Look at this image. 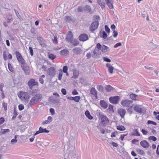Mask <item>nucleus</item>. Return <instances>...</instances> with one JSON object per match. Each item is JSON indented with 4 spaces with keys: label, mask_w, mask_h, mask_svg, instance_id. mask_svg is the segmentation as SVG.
Returning <instances> with one entry per match:
<instances>
[{
    "label": "nucleus",
    "mask_w": 159,
    "mask_h": 159,
    "mask_svg": "<svg viewBox=\"0 0 159 159\" xmlns=\"http://www.w3.org/2000/svg\"><path fill=\"white\" fill-rule=\"evenodd\" d=\"M141 106L140 105H136L134 107V110L137 112L140 113H143L146 112L144 108L141 107Z\"/></svg>",
    "instance_id": "6e6552de"
},
{
    "label": "nucleus",
    "mask_w": 159,
    "mask_h": 159,
    "mask_svg": "<svg viewBox=\"0 0 159 159\" xmlns=\"http://www.w3.org/2000/svg\"><path fill=\"white\" fill-rule=\"evenodd\" d=\"M9 16L10 17H7V23H11L12 20V19L11 18L12 17V16L11 15H10V14H9Z\"/></svg>",
    "instance_id": "c9c22d12"
},
{
    "label": "nucleus",
    "mask_w": 159,
    "mask_h": 159,
    "mask_svg": "<svg viewBox=\"0 0 159 159\" xmlns=\"http://www.w3.org/2000/svg\"><path fill=\"white\" fill-rule=\"evenodd\" d=\"M61 55L62 56H66L69 53V51L67 49H64L60 52Z\"/></svg>",
    "instance_id": "b1692460"
},
{
    "label": "nucleus",
    "mask_w": 159,
    "mask_h": 159,
    "mask_svg": "<svg viewBox=\"0 0 159 159\" xmlns=\"http://www.w3.org/2000/svg\"><path fill=\"white\" fill-rule=\"evenodd\" d=\"M93 18L94 19L97 20V21H99V20H100V17L98 16V15L93 16Z\"/></svg>",
    "instance_id": "774afa93"
},
{
    "label": "nucleus",
    "mask_w": 159,
    "mask_h": 159,
    "mask_svg": "<svg viewBox=\"0 0 159 159\" xmlns=\"http://www.w3.org/2000/svg\"><path fill=\"white\" fill-rule=\"evenodd\" d=\"M29 51L31 56L33 55V49L31 47H29Z\"/></svg>",
    "instance_id": "8fccbe9b"
},
{
    "label": "nucleus",
    "mask_w": 159,
    "mask_h": 159,
    "mask_svg": "<svg viewBox=\"0 0 159 159\" xmlns=\"http://www.w3.org/2000/svg\"><path fill=\"white\" fill-rule=\"evenodd\" d=\"M21 97L24 99L25 100L28 101L30 96L28 92H22L21 93Z\"/></svg>",
    "instance_id": "a211bd4d"
},
{
    "label": "nucleus",
    "mask_w": 159,
    "mask_h": 159,
    "mask_svg": "<svg viewBox=\"0 0 159 159\" xmlns=\"http://www.w3.org/2000/svg\"><path fill=\"white\" fill-rule=\"evenodd\" d=\"M97 89L100 92H102L103 90V88L102 86L100 85L97 86Z\"/></svg>",
    "instance_id": "f704fd0d"
},
{
    "label": "nucleus",
    "mask_w": 159,
    "mask_h": 159,
    "mask_svg": "<svg viewBox=\"0 0 159 159\" xmlns=\"http://www.w3.org/2000/svg\"><path fill=\"white\" fill-rule=\"evenodd\" d=\"M101 106L104 109L108 107L107 103L103 100H101L100 102Z\"/></svg>",
    "instance_id": "4be33fe9"
},
{
    "label": "nucleus",
    "mask_w": 159,
    "mask_h": 159,
    "mask_svg": "<svg viewBox=\"0 0 159 159\" xmlns=\"http://www.w3.org/2000/svg\"><path fill=\"white\" fill-rule=\"evenodd\" d=\"M114 106L110 104V112H112L113 113L115 109L113 108Z\"/></svg>",
    "instance_id": "4d7b16f0"
},
{
    "label": "nucleus",
    "mask_w": 159,
    "mask_h": 159,
    "mask_svg": "<svg viewBox=\"0 0 159 159\" xmlns=\"http://www.w3.org/2000/svg\"><path fill=\"white\" fill-rule=\"evenodd\" d=\"M61 92L64 95H65L66 94V91L65 89L62 88L61 89Z\"/></svg>",
    "instance_id": "052dcab7"
},
{
    "label": "nucleus",
    "mask_w": 159,
    "mask_h": 159,
    "mask_svg": "<svg viewBox=\"0 0 159 159\" xmlns=\"http://www.w3.org/2000/svg\"><path fill=\"white\" fill-rule=\"evenodd\" d=\"M56 69L53 67H51L48 69V74L50 76H54L56 74Z\"/></svg>",
    "instance_id": "9b49d317"
},
{
    "label": "nucleus",
    "mask_w": 159,
    "mask_h": 159,
    "mask_svg": "<svg viewBox=\"0 0 159 159\" xmlns=\"http://www.w3.org/2000/svg\"><path fill=\"white\" fill-rule=\"evenodd\" d=\"M38 41L39 43V44L42 46H44L45 45V40L42 37L38 36L37 38Z\"/></svg>",
    "instance_id": "aec40b11"
},
{
    "label": "nucleus",
    "mask_w": 159,
    "mask_h": 159,
    "mask_svg": "<svg viewBox=\"0 0 159 159\" xmlns=\"http://www.w3.org/2000/svg\"><path fill=\"white\" fill-rule=\"evenodd\" d=\"M8 66L9 70L11 72H13V69L12 67L11 64L10 63H8Z\"/></svg>",
    "instance_id": "a18cd8bd"
},
{
    "label": "nucleus",
    "mask_w": 159,
    "mask_h": 159,
    "mask_svg": "<svg viewBox=\"0 0 159 159\" xmlns=\"http://www.w3.org/2000/svg\"><path fill=\"white\" fill-rule=\"evenodd\" d=\"M96 48L98 50H101L102 52H105L108 50L109 48L105 45L102 46L100 43H98L96 45Z\"/></svg>",
    "instance_id": "0eeeda50"
},
{
    "label": "nucleus",
    "mask_w": 159,
    "mask_h": 159,
    "mask_svg": "<svg viewBox=\"0 0 159 159\" xmlns=\"http://www.w3.org/2000/svg\"><path fill=\"white\" fill-rule=\"evenodd\" d=\"M10 130L9 129H2L1 131L2 134H5L7 133H8L10 131Z\"/></svg>",
    "instance_id": "e433bc0d"
},
{
    "label": "nucleus",
    "mask_w": 159,
    "mask_h": 159,
    "mask_svg": "<svg viewBox=\"0 0 159 159\" xmlns=\"http://www.w3.org/2000/svg\"><path fill=\"white\" fill-rule=\"evenodd\" d=\"M137 152L139 154L142 155H144L145 154L144 151L141 149H138Z\"/></svg>",
    "instance_id": "ea45409f"
},
{
    "label": "nucleus",
    "mask_w": 159,
    "mask_h": 159,
    "mask_svg": "<svg viewBox=\"0 0 159 159\" xmlns=\"http://www.w3.org/2000/svg\"><path fill=\"white\" fill-rule=\"evenodd\" d=\"M36 29L32 27L31 28L30 31L31 34H34L35 33V32L36 31Z\"/></svg>",
    "instance_id": "680f3d73"
},
{
    "label": "nucleus",
    "mask_w": 159,
    "mask_h": 159,
    "mask_svg": "<svg viewBox=\"0 0 159 159\" xmlns=\"http://www.w3.org/2000/svg\"><path fill=\"white\" fill-rule=\"evenodd\" d=\"M14 11L15 12V13H16V16H17V17H18V18H20V14H19V13L18 12V11H17L16 9H14Z\"/></svg>",
    "instance_id": "864d4df0"
},
{
    "label": "nucleus",
    "mask_w": 159,
    "mask_h": 159,
    "mask_svg": "<svg viewBox=\"0 0 159 159\" xmlns=\"http://www.w3.org/2000/svg\"><path fill=\"white\" fill-rule=\"evenodd\" d=\"M133 101H132L128 100H122L121 102V104L124 107H130L131 108L132 106L130 105L132 103Z\"/></svg>",
    "instance_id": "20e7f679"
},
{
    "label": "nucleus",
    "mask_w": 159,
    "mask_h": 159,
    "mask_svg": "<svg viewBox=\"0 0 159 159\" xmlns=\"http://www.w3.org/2000/svg\"><path fill=\"white\" fill-rule=\"evenodd\" d=\"M101 123L97 126L98 128L100 129L101 132L102 134L105 133V130L103 129L105 128L108 122V119L104 115H101Z\"/></svg>",
    "instance_id": "f257e3e1"
},
{
    "label": "nucleus",
    "mask_w": 159,
    "mask_h": 159,
    "mask_svg": "<svg viewBox=\"0 0 159 159\" xmlns=\"http://www.w3.org/2000/svg\"><path fill=\"white\" fill-rule=\"evenodd\" d=\"M4 87V84L2 83L0 84V90L2 92H4L3 90V88Z\"/></svg>",
    "instance_id": "5fc2aeb1"
},
{
    "label": "nucleus",
    "mask_w": 159,
    "mask_h": 159,
    "mask_svg": "<svg viewBox=\"0 0 159 159\" xmlns=\"http://www.w3.org/2000/svg\"><path fill=\"white\" fill-rule=\"evenodd\" d=\"M141 131L143 133V134L144 135H147L148 133V132L147 130L143 129H142L141 130Z\"/></svg>",
    "instance_id": "c03bdc74"
},
{
    "label": "nucleus",
    "mask_w": 159,
    "mask_h": 159,
    "mask_svg": "<svg viewBox=\"0 0 159 159\" xmlns=\"http://www.w3.org/2000/svg\"><path fill=\"white\" fill-rule=\"evenodd\" d=\"M130 135L132 136H140V134L138 129H133L132 133Z\"/></svg>",
    "instance_id": "2eb2a0df"
},
{
    "label": "nucleus",
    "mask_w": 159,
    "mask_h": 159,
    "mask_svg": "<svg viewBox=\"0 0 159 159\" xmlns=\"http://www.w3.org/2000/svg\"><path fill=\"white\" fill-rule=\"evenodd\" d=\"M121 45H122L121 43L120 42H119V43H117L115 44L114 45V48H117L119 46H120Z\"/></svg>",
    "instance_id": "6e6d98bb"
},
{
    "label": "nucleus",
    "mask_w": 159,
    "mask_h": 159,
    "mask_svg": "<svg viewBox=\"0 0 159 159\" xmlns=\"http://www.w3.org/2000/svg\"><path fill=\"white\" fill-rule=\"evenodd\" d=\"M38 84V82L35 81V79H30L28 83V85L30 89H32L34 86H37Z\"/></svg>",
    "instance_id": "423d86ee"
},
{
    "label": "nucleus",
    "mask_w": 159,
    "mask_h": 159,
    "mask_svg": "<svg viewBox=\"0 0 159 159\" xmlns=\"http://www.w3.org/2000/svg\"><path fill=\"white\" fill-rule=\"evenodd\" d=\"M73 38V35L71 31H70L68 32L67 36L66 37V39L67 41L70 42L72 39Z\"/></svg>",
    "instance_id": "412c9836"
},
{
    "label": "nucleus",
    "mask_w": 159,
    "mask_h": 159,
    "mask_svg": "<svg viewBox=\"0 0 159 159\" xmlns=\"http://www.w3.org/2000/svg\"><path fill=\"white\" fill-rule=\"evenodd\" d=\"M140 145L143 148H148L149 145V143L146 140H142L140 142Z\"/></svg>",
    "instance_id": "f3484780"
},
{
    "label": "nucleus",
    "mask_w": 159,
    "mask_h": 159,
    "mask_svg": "<svg viewBox=\"0 0 159 159\" xmlns=\"http://www.w3.org/2000/svg\"><path fill=\"white\" fill-rule=\"evenodd\" d=\"M14 115L12 118V120H14L16 118V117L17 115V112L16 111L15 109H14Z\"/></svg>",
    "instance_id": "4c0bfd02"
},
{
    "label": "nucleus",
    "mask_w": 159,
    "mask_h": 159,
    "mask_svg": "<svg viewBox=\"0 0 159 159\" xmlns=\"http://www.w3.org/2000/svg\"><path fill=\"white\" fill-rule=\"evenodd\" d=\"M42 96L40 93L34 95L30 100L27 106L28 108L31 107L38 103L40 102L42 98Z\"/></svg>",
    "instance_id": "f03ea898"
},
{
    "label": "nucleus",
    "mask_w": 159,
    "mask_h": 159,
    "mask_svg": "<svg viewBox=\"0 0 159 159\" xmlns=\"http://www.w3.org/2000/svg\"><path fill=\"white\" fill-rule=\"evenodd\" d=\"M79 75V73L76 71L75 70L73 72L72 78L76 79L78 77Z\"/></svg>",
    "instance_id": "c756f323"
},
{
    "label": "nucleus",
    "mask_w": 159,
    "mask_h": 159,
    "mask_svg": "<svg viewBox=\"0 0 159 159\" xmlns=\"http://www.w3.org/2000/svg\"><path fill=\"white\" fill-rule=\"evenodd\" d=\"M72 51L74 54L76 55L80 54L82 52V50L81 48L76 47L72 50Z\"/></svg>",
    "instance_id": "ddd939ff"
},
{
    "label": "nucleus",
    "mask_w": 159,
    "mask_h": 159,
    "mask_svg": "<svg viewBox=\"0 0 159 159\" xmlns=\"http://www.w3.org/2000/svg\"><path fill=\"white\" fill-rule=\"evenodd\" d=\"M78 11L79 12H82L84 10L83 8L81 6H79L78 9Z\"/></svg>",
    "instance_id": "e2e57ef3"
},
{
    "label": "nucleus",
    "mask_w": 159,
    "mask_h": 159,
    "mask_svg": "<svg viewBox=\"0 0 159 159\" xmlns=\"http://www.w3.org/2000/svg\"><path fill=\"white\" fill-rule=\"evenodd\" d=\"M68 70V67L66 66H64L63 68L62 71L64 73H67Z\"/></svg>",
    "instance_id": "37998d69"
},
{
    "label": "nucleus",
    "mask_w": 159,
    "mask_h": 159,
    "mask_svg": "<svg viewBox=\"0 0 159 159\" xmlns=\"http://www.w3.org/2000/svg\"><path fill=\"white\" fill-rule=\"evenodd\" d=\"M117 129L120 131H124L125 129V128L123 126L119 125L117 126Z\"/></svg>",
    "instance_id": "7c9ffc66"
},
{
    "label": "nucleus",
    "mask_w": 159,
    "mask_h": 159,
    "mask_svg": "<svg viewBox=\"0 0 159 159\" xmlns=\"http://www.w3.org/2000/svg\"><path fill=\"white\" fill-rule=\"evenodd\" d=\"M72 93L73 95H76L78 94V93L77 92L75 89H74L72 92Z\"/></svg>",
    "instance_id": "338daca9"
},
{
    "label": "nucleus",
    "mask_w": 159,
    "mask_h": 159,
    "mask_svg": "<svg viewBox=\"0 0 159 159\" xmlns=\"http://www.w3.org/2000/svg\"><path fill=\"white\" fill-rule=\"evenodd\" d=\"M86 116L89 119L92 120L93 118L92 116L91 115L90 112L88 110H86L85 113Z\"/></svg>",
    "instance_id": "a878e982"
},
{
    "label": "nucleus",
    "mask_w": 159,
    "mask_h": 159,
    "mask_svg": "<svg viewBox=\"0 0 159 159\" xmlns=\"http://www.w3.org/2000/svg\"><path fill=\"white\" fill-rule=\"evenodd\" d=\"M70 42L74 46H77L79 44V42L77 40H72Z\"/></svg>",
    "instance_id": "cd10ccee"
},
{
    "label": "nucleus",
    "mask_w": 159,
    "mask_h": 159,
    "mask_svg": "<svg viewBox=\"0 0 159 159\" xmlns=\"http://www.w3.org/2000/svg\"><path fill=\"white\" fill-rule=\"evenodd\" d=\"M113 35L114 38L116 37L118 35V32L116 30L113 31Z\"/></svg>",
    "instance_id": "3c124183"
},
{
    "label": "nucleus",
    "mask_w": 159,
    "mask_h": 159,
    "mask_svg": "<svg viewBox=\"0 0 159 159\" xmlns=\"http://www.w3.org/2000/svg\"><path fill=\"white\" fill-rule=\"evenodd\" d=\"M117 112L121 118H123L126 113L125 110L123 108H119L118 109Z\"/></svg>",
    "instance_id": "4468645a"
},
{
    "label": "nucleus",
    "mask_w": 159,
    "mask_h": 159,
    "mask_svg": "<svg viewBox=\"0 0 159 159\" xmlns=\"http://www.w3.org/2000/svg\"><path fill=\"white\" fill-rule=\"evenodd\" d=\"M7 103H6L4 102H3L2 103V106L4 107V110L6 111L7 109Z\"/></svg>",
    "instance_id": "09e8293b"
},
{
    "label": "nucleus",
    "mask_w": 159,
    "mask_h": 159,
    "mask_svg": "<svg viewBox=\"0 0 159 159\" xmlns=\"http://www.w3.org/2000/svg\"><path fill=\"white\" fill-rule=\"evenodd\" d=\"M63 74L62 73H60L59 74L58 76V80H61L62 79V76Z\"/></svg>",
    "instance_id": "bf43d9fd"
},
{
    "label": "nucleus",
    "mask_w": 159,
    "mask_h": 159,
    "mask_svg": "<svg viewBox=\"0 0 159 159\" xmlns=\"http://www.w3.org/2000/svg\"><path fill=\"white\" fill-rule=\"evenodd\" d=\"M3 58L4 61H6L7 60V55L6 54V52L5 51H4L3 53Z\"/></svg>",
    "instance_id": "603ef678"
},
{
    "label": "nucleus",
    "mask_w": 159,
    "mask_h": 159,
    "mask_svg": "<svg viewBox=\"0 0 159 159\" xmlns=\"http://www.w3.org/2000/svg\"><path fill=\"white\" fill-rule=\"evenodd\" d=\"M67 99L71 100H74L76 102H78L80 99V97L79 96H77L74 97H68Z\"/></svg>",
    "instance_id": "dca6fc26"
},
{
    "label": "nucleus",
    "mask_w": 159,
    "mask_h": 159,
    "mask_svg": "<svg viewBox=\"0 0 159 159\" xmlns=\"http://www.w3.org/2000/svg\"><path fill=\"white\" fill-rule=\"evenodd\" d=\"M99 25V21L95 20L93 21L89 27L90 31L93 32L96 30Z\"/></svg>",
    "instance_id": "7ed1b4c3"
},
{
    "label": "nucleus",
    "mask_w": 159,
    "mask_h": 159,
    "mask_svg": "<svg viewBox=\"0 0 159 159\" xmlns=\"http://www.w3.org/2000/svg\"><path fill=\"white\" fill-rule=\"evenodd\" d=\"M100 36V37L104 39H106L107 36V34L105 31L101 30L99 32Z\"/></svg>",
    "instance_id": "5701e85b"
},
{
    "label": "nucleus",
    "mask_w": 159,
    "mask_h": 159,
    "mask_svg": "<svg viewBox=\"0 0 159 159\" xmlns=\"http://www.w3.org/2000/svg\"><path fill=\"white\" fill-rule=\"evenodd\" d=\"M15 54L18 62L21 64H23L25 62V61L23 58L21 54L18 51H16L15 52Z\"/></svg>",
    "instance_id": "39448f33"
},
{
    "label": "nucleus",
    "mask_w": 159,
    "mask_h": 159,
    "mask_svg": "<svg viewBox=\"0 0 159 159\" xmlns=\"http://www.w3.org/2000/svg\"><path fill=\"white\" fill-rule=\"evenodd\" d=\"M105 29L106 31L108 33H109V28L107 25H106L105 26Z\"/></svg>",
    "instance_id": "69168bd1"
},
{
    "label": "nucleus",
    "mask_w": 159,
    "mask_h": 159,
    "mask_svg": "<svg viewBox=\"0 0 159 159\" xmlns=\"http://www.w3.org/2000/svg\"><path fill=\"white\" fill-rule=\"evenodd\" d=\"M90 93L94 96L95 99H98L97 93L95 89L94 88H92L90 90Z\"/></svg>",
    "instance_id": "6ab92c4d"
},
{
    "label": "nucleus",
    "mask_w": 159,
    "mask_h": 159,
    "mask_svg": "<svg viewBox=\"0 0 159 159\" xmlns=\"http://www.w3.org/2000/svg\"><path fill=\"white\" fill-rule=\"evenodd\" d=\"M113 2L114 1L113 0H110V9L113 8Z\"/></svg>",
    "instance_id": "13d9d810"
},
{
    "label": "nucleus",
    "mask_w": 159,
    "mask_h": 159,
    "mask_svg": "<svg viewBox=\"0 0 159 159\" xmlns=\"http://www.w3.org/2000/svg\"><path fill=\"white\" fill-rule=\"evenodd\" d=\"M24 105L22 104H20L18 106L19 110L20 111H21L22 110H23L24 109Z\"/></svg>",
    "instance_id": "de8ad7c7"
},
{
    "label": "nucleus",
    "mask_w": 159,
    "mask_h": 159,
    "mask_svg": "<svg viewBox=\"0 0 159 159\" xmlns=\"http://www.w3.org/2000/svg\"><path fill=\"white\" fill-rule=\"evenodd\" d=\"M56 57V56L53 54H50L48 55V58L51 60H54Z\"/></svg>",
    "instance_id": "72a5a7b5"
},
{
    "label": "nucleus",
    "mask_w": 159,
    "mask_h": 159,
    "mask_svg": "<svg viewBox=\"0 0 159 159\" xmlns=\"http://www.w3.org/2000/svg\"><path fill=\"white\" fill-rule=\"evenodd\" d=\"M53 43L57 44V36H54V39H53Z\"/></svg>",
    "instance_id": "49530a36"
},
{
    "label": "nucleus",
    "mask_w": 159,
    "mask_h": 159,
    "mask_svg": "<svg viewBox=\"0 0 159 159\" xmlns=\"http://www.w3.org/2000/svg\"><path fill=\"white\" fill-rule=\"evenodd\" d=\"M84 10L87 11V12H89L90 14H91L92 13V11H91V8L90 6L89 5H86L85 7V8H84Z\"/></svg>",
    "instance_id": "393cba45"
},
{
    "label": "nucleus",
    "mask_w": 159,
    "mask_h": 159,
    "mask_svg": "<svg viewBox=\"0 0 159 159\" xmlns=\"http://www.w3.org/2000/svg\"><path fill=\"white\" fill-rule=\"evenodd\" d=\"M148 139L149 140H152L153 141H156L157 140V138L153 136H151L148 138Z\"/></svg>",
    "instance_id": "473e14b6"
},
{
    "label": "nucleus",
    "mask_w": 159,
    "mask_h": 159,
    "mask_svg": "<svg viewBox=\"0 0 159 159\" xmlns=\"http://www.w3.org/2000/svg\"><path fill=\"white\" fill-rule=\"evenodd\" d=\"M89 39L88 35L85 34H82L80 35L79 39L81 41L84 42L88 40Z\"/></svg>",
    "instance_id": "f8f14e48"
},
{
    "label": "nucleus",
    "mask_w": 159,
    "mask_h": 159,
    "mask_svg": "<svg viewBox=\"0 0 159 159\" xmlns=\"http://www.w3.org/2000/svg\"><path fill=\"white\" fill-rule=\"evenodd\" d=\"M21 66L22 69L24 70L26 75H29L30 73V71L29 67L27 66L25 62L23 64H21Z\"/></svg>",
    "instance_id": "9d476101"
},
{
    "label": "nucleus",
    "mask_w": 159,
    "mask_h": 159,
    "mask_svg": "<svg viewBox=\"0 0 159 159\" xmlns=\"http://www.w3.org/2000/svg\"><path fill=\"white\" fill-rule=\"evenodd\" d=\"M120 99V97L118 96L110 97V102L113 104H116Z\"/></svg>",
    "instance_id": "1a4fd4ad"
},
{
    "label": "nucleus",
    "mask_w": 159,
    "mask_h": 159,
    "mask_svg": "<svg viewBox=\"0 0 159 159\" xmlns=\"http://www.w3.org/2000/svg\"><path fill=\"white\" fill-rule=\"evenodd\" d=\"M137 96V95H136L132 93L130 95V98L131 99L133 100H136V97Z\"/></svg>",
    "instance_id": "2f4dec72"
},
{
    "label": "nucleus",
    "mask_w": 159,
    "mask_h": 159,
    "mask_svg": "<svg viewBox=\"0 0 159 159\" xmlns=\"http://www.w3.org/2000/svg\"><path fill=\"white\" fill-rule=\"evenodd\" d=\"M5 121L4 118L3 117L0 118V125L2 124Z\"/></svg>",
    "instance_id": "0e129e2a"
},
{
    "label": "nucleus",
    "mask_w": 159,
    "mask_h": 159,
    "mask_svg": "<svg viewBox=\"0 0 159 159\" xmlns=\"http://www.w3.org/2000/svg\"><path fill=\"white\" fill-rule=\"evenodd\" d=\"M52 102H53L57 103H60V100H57L56 98H53L52 99H51Z\"/></svg>",
    "instance_id": "79ce46f5"
},
{
    "label": "nucleus",
    "mask_w": 159,
    "mask_h": 159,
    "mask_svg": "<svg viewBox=\"0 0 159 159\" xmlns=\"http://www.w3.org/2000/svg\"><path fill=\"white\" fill-rule=\"evenodd\" d=\"M147 123L148 124H152L155 125H157V123L156 122L150 120H148Z\"/></svg>",
    "instance_id": "a19ab883"
},
{
    "label": "nucleus",
    "mask_w": 159,
    "mask_h": 159,
    "mask_svg": "<svg viewBox=\"0 0 159 159\" xmlns=\"http://www.w3.org/2000/svg\"><path fill=\"white\" fill-rule=\"evenodd\" d=\"M65 20L67 21H68L69 22L70 21L72 20L70 16H67L65 17Z\"/></svg>",
    "instance_id": "58836bf2"
},
{
    "label": "nucleus",
    "mask_w": 159,
    "mask_h": 159,
    "mask_svg": "<svg viewBox=\"0 0 159 159\" xmlns=\"http://www.w3.org/2000/svg\"><path fill=\"white\" fill-rule=\"evenodd\" d=\"M39 128L41 131V133H48L49 132V131L47 130L46 128L43 129L41 127H40Z\"/></svg>",
    "instance_id": "c85d7f7f"
},
{
    "label": "nucleus",
    "mask_w": 159,
    "mask_h": 159,
    "mask_svg": "<svg viewBox=\"0 0 159 159\" xmlns=\"http://www.w3.org/2000/svg\"><path fill=\"white\" fill-rule=\"evenodd\" d=\"M97 2L100 6L102 9L105 8V4L101 0H97Z\"/></svg>",
    "instance_id": "bb28decb"
}]
</instances>
